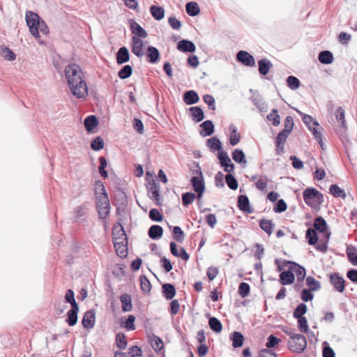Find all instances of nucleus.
<instances>
[{
	"mask_svg": "<svg viewBox=\"0 0 357 357\" xmlns=\"http://www.w3.org/2000/svg\"><path fill=\"white\" fill-rule=\"evenodd\" d=\"M65 77L72 94L77 98H85L88 95V87L84 79L81 67L76 63H70L65 68Z\"/></svg>",
	"mask_w": 357,
	"mask_h": 357,
	"instance_id": "1",
	"label": "nucleus"
},
{
	"mask_svg": "<svg viewBox=\"0 0 357 357\" xmlns=\"http://www.w3.org/2000/svg\"><path fill=\"white\" fill-rule=\"evenodd\" d=\"M331 234L330 227L321 216L314 218V248L326 253Z\"/></svg>",
	"mask_w": 357,
	"mask_h": 357,
	"instance_id": "2",
	"label": "nucleus"
},
{
	"mask_svg": "<svg viewBox=\"0 0 357 357\" xmlns=\"http://www.w3.org/2000/svg\"><path fill=\"white\" fill-rule=\"evenodd\" d=\"M275 263L277 264L278 269L280 271H282L284 266L289 265V268L294 273V275L296 276L297 280L301 282L304 280L305 277V269L301 266L290 261H283L282 265H281L280 261L278 259L275 260Z\"/></svg>",
	"mask_w": 357,
	"mask_h": 357,
	"instance_id": "3",
	"label": "nucleus"
},
{
	"mask_svg": "<svg viewBox=\"0 0 357 357\" xmlns=\"http://www.w3.org/2000/svg\"><path fill=\"white\" fill-rule=\"evenodd\" d=\"M96 206L100 218L105 219L110 211L109 201L107 193H102V195L97 196Z\"/></svg>",
	"mask_w": 357,
	"mask_h": 357,
	"instance_id": "4",
	"label": "nucleus"
},
{
	"mask_svg": "<svg viewBox=\"0 0 357 357\" xmlns=\"http://www.w3.org/2000/svg\"><path fill=\"white\" fill-rule=\"evenodd\" d=\"M305 337L301 334H296L288 341V348L294 352H301L306 348Z\"/></svg>",
	"mask_w": 357,
	"mask_h": 357,
	"instance_id": "5",
	"label": "nucleus"
},
{
	"mask_svg": "<svg viewBox=\"0 0 357 357\" xmlns=\"http://www.w3.org/2000/svg\"><path fill=\"white\" fill-rule=\"evenodd\" d=\"M41 18L39 15L33 12L27 11L26 13V21L29 28L30 33L35 37L38 38V29L36 26L40 21Z\"/></svg>",
	"mask_w": 357,
	"mask_h": 357,
	"instance_id": "6",
	"label": "nucleus"
},
{
	"mask_svg": "<svg viewBox=\"0 0 357 357\" xmlns=\"http://www.w3.org/2000/svg\"><path fill=\"white\" fill-rule=\"evenodd\" d=\"M190 182L193 190L197 194L198 199H201L205 190L204 177L197 176H192L190 179Z\"/></svg>",
	"mask_w": 357,
	"mask_h": 357,
	"instance_id": "7",
	"label": "nucleus"
},
{
	"mask_svg": "<svg viewBox=\"0 0 357 357\" xmlns=\"http://www.w3.org/2000/svg\"><path fill=\"white\" fill-rule=\"evenodd\" d=\"M131 51L137 57L141 58L144 54V45L143 41L137 36L131 39Z\"/></svg>",
	"mask_w": 357,
	"mask_h": 357,
	"instance_id": "8",
	"label": "nucleus"
},
{
	"mask_svg": "<svg viewBox=\"0 0 357 357\" xmlns=\"http://www.w3.org/2000/svg\"><path fill=\"white\" fill-rule=\"evenodd\" d=\"M236 59L245 66L255 67V61L250 53L246 51L241 50L236 54Z\"/></svg>",
	"mask_w": 357,
	"mask_h": 357,
	"instance_id": "9",
	"label": "nucleus"
},
{
	"mask_svg": "<svg viewBox=\"0 0 357 357\" xmlns=\"http://www.w3.org/2000/svg\"><path fill=\"white\" fill-rule=\"evenodd\" d=\"M330 282L336 291L340 293L344 292L345 289V280L338 273L331 275Z\"/></svg>",
	"mask_w": 357,
	"mask_h": 357,
	"instance_id": "10",
	"label": "nucleus"
},
{
	"mask_svg": "<svg viewBox=\"0 0 357 357\" xmlns=\"http://www.w3.org/2000/svg\"><path fill=\"white\" fill-rule=\"evenodd\" d=\"M218 159L220 160V162L221 166L225 167V171L230 173L233 172L234 169V165L231 163L229 157L228 156L227 152L224 151H220L218 152Z\"/></svg>",
	"mask_w": 357,
	"mask_h": 357,
	"instance_id": "11",
	"label": "nucleus"
},
{
	"mask_svg": "<svg viewBox=\"0 0 357 357\" xmlns=\"http://www.w3.org/2000/svg\"><path fill=\"white\" fill-rule=\"evenodd\" d=\"M96 322V314L93 310L86 311L82 318V324L84 328H93Z\"/></svg>",
	"mask_w": 357,
	"mask_h": 357,
	"instance_id": "12",
	"label": "nucleus"
},
{
	"mask_svg": "<svg viewBox=\"0 0 357 357\" xmlns=\"http://www.w3.org/2000/svg\"><path fill=\"white\" fill-rule=\"evenodd\" d=\"M130 28L132 33L137 38H146L147 32L135 20H130L129 22Z\"/></svg>",
	"mask_w": 357,
	"mask_h": 357,
	"instance_id": "13",
	"label": "nucleus"
},
{
	"mask_svg": "<svg viewBox=\"0 0 357 357\" xmlns=\"http://www.w3.org/2000/svg\"><path fill=\"white\" fill-rule=\"evenodd\" d=\"M238 207L244 213L250 214L253 212V209L250 205L249 199L246 195H241L238 197Z\"/></svg>",
	"mask_w": 357,
	"mask_h": 357,
	"instance_id": "14",
	"label": "nucleus"
},
{
	"mask_svg": "<svg viewBox=\"0 0 357 357\" xmlns=\"http://www.w3.org/2000/svg\"><path fill=\"white\" fill-rule=\"evenodd\" d=\"M177 49L183 52L192 53L196 50V47L190 40H181L177 43Z\"/></svg>",
	"mask_w": 357,
	"mask_h": 357,
	"instance_id": "15",
	"label": "nucleus"
},
{
	"mask_svg": "<svg viewBox=\"0 0 357 357\" xmlns=\"http://www.w3.org/2000/svg\"><path fill=\"white\" fill-rule=\"evenodd\" d=\"M146 57L148 62L156 63L159 61L160 52L156 47L149 46L147 47Z\"/></svg>",
	"mask_w": 357,
	"mask_h": 357,
	"instance_id": "16",
	"label": "nucleus"
},
{
	"mask_svg": "<svg viewBox=\"0 0 357 357\" xmlns=\"http://www.w3.org/2000/svg\"><path fill=\"white\" fill-rule=\"evenodd\" d=\"M200 127L202 130L199 132V134L203 136H210L214 132V125L213 122L210 120H206L200 124Z\"/></svg>",
	"mask_w": 357,
	"mask_h": 357,
	"instance_id": "17",
	"label": "nucleus"
},
{
	"mask_svg": "<svg viewBox=\"0 0 357 357\" xmlns=\"http://www.w3.org/2000/svg\"><path fill=\"white\" fill-rule=\"evenodd\" d=\"M295 279L294 273L291 269L283 271L280 274V282L283 285L291 284Z\"/></svg>",
	"mask_w": 357,
	"mask_h": 357,
	"instance_id": "18",
	"label": "nucleus"
},
{
	"mask_svg": "<svg viewBox=\"0 0 357 357\" xmlns=\"http://www.w3.org/2000/svg\"><path fill=\"white\" fill-rule=\"evenodd\" d=\"M116 63L118 64H123L126 63L130 59V54L128 50L126 47H121L119 49L116 53Z\"/></svg>",
	"mask_w": 357,
	"mask_h": 357,
	"instance_id": "19",
	"label": "nucleus"
},
{
	"mask_svg": "<svg viewBox=\"0 0 357 357\" xmlns=\"http://www.w3.org/2000/svg\"><path fill=\"white\" fill-rule=\"evenodd\" d=\"M183 98L185 103L188 105L195 104L199 100L197 93L193 90H190L185 92Z\"/></svg>",
	"mask_w": 357,
	"mask_h": 357,
	"instance_id": "20",
	"label": "nucleus"
},
{
	"mask_svg": "<svg viewBox=\"0 0 357 357\" xmlns=\"http://www.w3.org/2000/svg\"><path fill=\"white\" fill-rule=\"evenodd\" d=\"M259 73L261 75H266L270 69L273 67V63L270 60L264 58L258 61Z\"/></svg>",
	"mask_w": 357,
	"mask_h": 357,
	"instance_id": "21",
	"label": "nucleus"
},
{
	"mask_svg": "<svg viewBox=\"0 0 357 357\" xmlns=\"http://www.w3.org/2000/svg\"><path fill=\"white\" fill-rule=\"evenodd\" d=\"M79 306H73L67 313L66 322L70 326H75L77 322Z\"/></svg>",
	"mask_w": 357,
	"mask_h": 357,
	"instance_id": "22",
	"label": "nucleus"
},
{
	"mask_svg": "<svg viewBox=\"0 0 357 357\" xmlns=\"http://www.w3.org/2000/svg\"><path fill=\"white\" fill-rule=\"evenodd\" d=\"M162 295L167 300L172 299L176 295V289L173 284L169 283L164 284L162 286Z\"/></svg>",
	"mask_w": 357,
	"mask_h": 357,
	"instance_id": "23",
	"label": "nucleus"
},
{
	"mask_svg": "<svg viewBox=\"0 0 357 357\" xmlns=\"http://www.w3.org/2000/svg\"><path fill=\"white\" fill-rule=\"evenodd\" d=\"M123 312H130L132 309V299L130 295L123 294L120 296Z\"/></svg>",
	"mask_w": 357,
	"mask_h": 357,
	"instance_id": "24",
	"label": "nucleus"
},
{
	"mask_svg": "<svg viewBox=\"0 0 357 357\" xmlns=\"http://www.w3.org/2000/svg\"><path fill=\"white\" fill-rule=\"evenodd\" d=\"M318 59L322 64H331L333 63L334 57L331 51L324 50L319 52Z\"/></svg>",
	"mask_w": 357,
	"mask_h": 357,
	"instance_id": "25",
	"label": "nucleus"
},
{
	"mask_svg": "<svg viewBox=\"0 0 357 357\" xmlns=\"http://www.w3.org/2000/svg\"><path fill=\"white\" fill-rule=\"evenodd\" d=\"M306 282L307 284L310 287V289L308 290L304 289L302 291L301 298L304 301H308L312 299V293L311 292L312 291V277L308 276Z\"/></svg>",
	"mask_w": 357,
	"mask_h": 357,
	"instance_id": "26",
	"label": "nucleus"
},
{
	"mask_svg": "<svg viewBox=\"0 0 357 357\" xmlns=\"http://www.w3.org/2000/svg\"><path fill=\"white\" fill-rule=\"evenodd\" d=\"M112 235H113L114 239H115V240L126 239V232H125L123 227L121 226V225L119 222L116 223L113 226Z\"/></svg>",
	"mask_w": 357,
	"mask_h": 357,
	"instance_id": "27",
	"label": "nucleus"
},
{
	"mask_svg": "<svg viewBox=\"0 0 357 357\" xmlns=\"http://www.w3.org/2000/svg\"><path fill=\"white\" fill-rule=\"evenodd\" d=\"M346 253L349 262L357 266V248L353 245H347Z\"/></svg>",
	"mask_w": 357,
	"mask_h": 357,
	"instance_id": "28",
	"label": "nucleus"
},
{
	"mask_svg": "<svg viewBox=\"0 0 357 357\" xmlns=\"http://www.w3.org/2000/svg\"><path fill=\"white\" fill-rule=\"evenodd\" d=\"M149 236L151 239H158L162 237L163 234V229L160 225H152L148 231Z\"/></svg>",
	"mask_w": 357,
	"mask_h": 357,
	"instance_id": "29",
	"label": "nucleus"
},
{
	"mask_svg": "<svg viewBox=\"0 0 357 357\" xmlns=\"http://www.w3.org/2000/svg\"><path fill=\"white\" fill-rule=\"evenodd\" d=\"M230 340L232 341V346L238 348L243 345L245 338L241 333L234 331L231 334Z\"/></svg>",
	"mask_w": 357,
	"mask_h": 357,
	"instance_id": "30",
	"label": "nucleus"
},
{
	"mask_svg": "<svg viewBox=\"0 0 357 357\" xmlns=\"http://www.w3.org/2000/svg\"><path fill=\"white\" fill-rule=\"evenodd\" d=\"M251 99L253 104L259 109L260 112H263L267 111V104L260 95L258 94L253 96Z\"/></svg>",
	"mask_w": 357,
	"mask_h": 357,
	"instance_id": "31",
	"label": "nucleus"
},
{
	"mask_svg": "<svg viewBox=\"0 0 357 357\" xmlns=\"http://www.w3.org/2000/svg\"><path fill=\"white\" fill-rule=\"evenodd\" d=\"M150 13L156 20H161L165 16V9L159 6L153 5L150 7Z\"/></svg>",
	"mask_w": 357,
	"mask_h": 357,
	"instance_id": "32",
	"label": "nucleus"
},
{
	"mask_svg": "<svg viewBox=\"0 0 357 357\" xmlns=\"http://www.w3.org/2000/svg\"><path fill=\"white\" fill-rule=\"evenodd\" d=\"M229 130L230 131L229 142L232 146H235L240 141V135L238 133L237 128L234 124H230Z\"/></svg>",
	"mask_w": 357,
	"mask_h": 357,
	"instance_id": "33",
	"label": "nucleus"
},
{
	"mask_svg": "<svg viewBox=\"0 0 357 357\" xmlns=\"http://www.w3.org/2000/svg\"><path fill=\"white\" fill-rule=\"evenodd\" d=\"M192 119L196 122H200L204 119L203 110L199 107H192L189 109Z\"/></svg>",
	"mask_w": 357,
	"mask_h": 357,
	"instance_id": "34",
	"label": "nucleus"
},
{
	"mask_svg": "<svg viewBox=\"0 0 357 357\" xmlns=\"http://www.w3.org/2000/svg\"><path fill=\"white\" fill-rule=\"evenodd\" d=\"M98 125V119L93 115L87 116L84 120V126L89 132H91Z\"/></svg>",
	"mask_w": 357,
	"mask_h": 357,
	"instance_id": "35",
	"label": "nucleus"
},
{
	"mask_svg": "<svg viewBox=\"0 0 357 357\" xmlns=\"http://www.w3.org/2000/svg\"><path fill=\"white\" fill-rule=\"evenodd\" d=\"M208 326L215 333H220L222 330V323L219 319L214 317L209 318Z\"/></svg>",
	"mask_w": 357,
	"mask_h": 357,
	"instance_id": "36",
	"label": "nucleus"
},
{
	"mask_svg": "<svg viewBox=\"0 0 357 357\" xmlns=\"http://www.w3.org/2000/svg\"><path fill=\"white\" fill-rule=\"evenodd\" d=\"M185 10L186 13L192 17L197 15L200 12L198 4L196 2L192 1L187 3Z\"/></svg>",
	"mask_w": 357,
	"mask_h": 357,
	"instance_id": "37",
	"label": "nucleus"
},
{
	"mask_svg": "<svg viewBox=\"0 0 357 357\" xmlns=\"http://www.w3.org/2000/svg\"><path fill=\"white\" fill-rule=\"evenodd\" d=\"M259 226L263 231H264L268 235H271L273 232L274 224L271 220L262 219L260 220Z\"/></svg>",
	"mask_w": 357,
	"mask_h": 357,
	"instance_id": "38",
	"label": "nucleus"
},
{
	"mask_svg": "<svg viewBox=\"0 0 357 357\" xmlns=\"http://www.w3.org/2000/svg\"><path fill=\"white\" fill-rule=\"evenodd\" d=\"M208 147L212 151H221L222 144L220 139L217 137H211L206 142Z\"/></svg>",
	"mask_w": 357,
	"mask_h": 357,
	"instance_id": "39",
	"label": "nucleus"
},
{
	"mask_svg": "<svg viewBox=\"0 0 357 357\" xmlns=\"http://www.w3.org/2000/svg\"><path fill=\"white\" fill-rule=\"evenodd\" d=\"M329 190L333 197L342 199L346 198V193L344 190L341 189L337 185H331Z\"/></svg>",
	"mask_w": 357,
	"mask_h": 357,
	"instance_id": "40",
	"label": "nucleus"
},
{
	"mask_svg": "<svg viewBox=\"0 0 357 357\" xmlns=\"http://www.w3.org/2000/svg\"><path fill=\"white\" fill-rule=\"evenodd\" d=\"M173 238L178 243H182L185 239V234L181 228L178 226H175L172 229Z\"/></svg>",
	"mask_w": 357,
	"mask_h": 357,
	"instance_id": "41",
	"label": "nucleus"
},
{
	"mask_svg": "<svg viewBox=\"0 0 357 357\" xmlns=\"http://www.w3.org/2000/svg\"><path fill=\"white\" fill-rule=\"evenodd\" d=\"M233 160L237 163H243L245 164L247 162L245 159V154L241 149H235L232 153Z\"/></svg>",
	"mask_w": 357,
	"mask_h": 357,
	"instance_id": "42",
	"label": "nucleus"
},
{
	"mask_svg": "<svg viewBox=\"0 0 357 357\" xmlns=\"http://www.w3.org/2000/svg\"><path fill=\"white\" fill-rule=\"evenodd\" d=\"M1 56L7 61H14L16 58L15 54L8 47H4L1 49Z\"/></svg>",
	"mask_w": 357,
	"mask_h": 357,
	"instance_id": "43",
	"label": "nucleus"
},
{
	"mask_svg": "<svg viewBox=\"0 0 357 357\" xmlns=\"http://www.w3.org/2000/svg\"><path fill=\"white\" fill-rule=\"evenodd\" d=\"M132 73V68L130 65H126L119 71L118 76L122 79H125L131 76Z\"/></svg>",
	"mask_w": 357,
	"mask_h": 357,
	"instance_id": "44",
	"label": "nucleus"
},
{
	"mask_svg": "<svg viewBox=\"0 0 357 357\" xmlns=\"http://www.w3.org/2000/svg\"><path fill=\"white\" fill-rule=\"evenodd\" d=\"M114 244L117 255L121 258L126 257L128 255V251L123 242H114Z\"/></svg>",
	"mask_w": 357,
	"mask_h": 357,
	"instance_id": "45",
	"label": "nucleus"
},
{
	"mask_svg": "<svg viewBox=\"0 0 357 357\" xmlns=\"http://www.w3.org/2000/svg\"><path fill=\"white\" fill-rule=\"evenodd\" d=\"M116 347L120 349H125L127 346L126 335L122 333L116 335Z\"/></svg>",
	"mask_w": 357,
	"mask_h": 357,
	"instance_id": "46",
	"label": "nucleus"
},
{
	"mask_svg": "<svg viewBox=\"0 0 357 357\" xmlns=\"http://www.w3.org/2000/svg\"><path fill=\"white\" fill-rule=\"evenodd\" d=\"M150 342L152 348L156 351H160L163 348V342L162 340L158 336L153 335L150 340Z\"/></svg>",
	"mask_w": 357,
	"mask_h": 357,
	"instance_id": "47",
	"label": "nucleus"
},
{
	"mask_svg": "<svg viewBox=\"0 0 357 357\" xmlns=\"http://www.w3.org/2000/svg\"><path fill=\"white\" fill-rule=\"evenodd\" d=\"M335 118L338 122L341 123V126L343 128L346 127L344 109L342 108V107H338L336 109Z\"/></svg>",
	"mask_w": 357,
	"mask_h": 357,
	"instance_id": "48",
	"label": "nucleus"
},
{
	"mask_svg": "<svg viewBox=\"0 0 357 357\" xmlns=\"http://www.w3.org/2000/svg\"><path fill=\"white\" fill-rule=\"evenodd\" d=\"M307 312V306L305 303H300L294 310L293 316L295 319L303 317Z\"/></svg>",
	"mask_w": 357,
	"mask_h": 357,
	"instance_id": "49",
	"label": "nucleus"
},
{
	"mask_svg": "<svg viewBox=\"0 0 357 357\" xmlns=\"http://www.w3.org/2000/svg\"><path fill=\"white\" fill-rule=\"evenodd\" d=\"M268 181L269 180L266 175L260 176L259 178L255 183L257 188L261 191L265 190Z\"/></svg>",
	"mask_w": 357,
	"mask_h": 357,
	"instance_id": "50",
	"label": "nucleus"
},
{
	"mask_svg": "<svg viewBox=\"0 0 357 357\" xmlns=\"http://www.w3.org/2000/svg\"><path fill=\"white\" fill-rule=\"evenodd\" d=\"M140 287L142 291L145 293L149 292L151 291V282L145 275L140 276Z\"/></svg>",
	"mask_w": 357,
	"mask_h": 357,
	"instance_id": "51",
	"label": "nucleus"
},
{
	"mask_svg": "<svg viewBox=\"0 0 357 357\" xmlns=\"http://www.w3.org/2000/svg\"><path fill=\"white\" fill-rule=\"evenodd\" d=\"M225 181L230 189L236 190L238 188V181L231 174L226 175Z\"/></svg>",
	"mask_w": 357,
	"mask_h": 357,
	"instance_id": "52",
	"label": "nucleus"
},
{
	"mask_svg": "<svg viewBox=\"0 0 357 357\" xmlns=\"http://www.w3.org/2000/svg\"><path fill=\"white\" fill-rule=\"evenodd\" d=\"M250 287L249 284H248L246 282H241L239 284L238 292V294L242 298H245L246 296H248V294H250Z\"/></svg>",
	"mask_w": 357,
	"mask_h": 357,
	"instance_id": "53",
	"label": "nucleus"
},
{
	"mask_svg": "<svg viewBox=\"0 0 357 357\" xmlns=\"http://www.w3.org/2000/svg\"><path fill=\"white\" fill-rule=\"evenodd\" d=\"M196 198V195L192 192H185L182 195V202L183 206H188L192 204L195 199Z\"/></svg>",
	"mask_w": 357,
	"mask_h": 357,
	"instance_id": "54",
	"label": "nucleus"
},
{
	"mask_svg": "<svg viewBox=\"0 0 357 357\" xmlns=\"http://www.w3.org/2000/svg\"><path fill=\"white\" fill-rule=\"evenodd\" d=\"M278 111L277 109H273L272 110V113L269 114L267 116V119L270 121H272L273 125L275 126H278L280 123V116L278 114Z\"/></svg>",
	"mask_w": 357,
	"mask_h": 357,
	"instance_id": "55",
	"label": "nucleus"
},
{
	"mask_svg": "<svg viewBox=\"0 0 357 357\" xmlns=\"http://www.w3.org/2000/svg\"><path fill=\"white\" fill-rule=\"evenodd\" d=\"M298 328L301 332L307 333L309 331V326L307 319L303 317L298 318Z\"/></svg>",
	"mask_w": 357,
	"mask_h": 357,
	"instance_id": "56",
	"label": "nucleus"
},
{
	"mask_svg": "<svg viewBox=\"0 0 357 357\" xmlns=\"http://www.w3.org/2000/svg\"><path fill=\"white\" fill-rule=\"evenodd\" d=\"M287 86L292 90L297 89L300 86L299 79L294 76H289L287 79Z\"/></svg>",
	"mask_w": 357,
	"mask_h": 357,
	"instance_id": "57",
	"label": "nucleus"
},
{
	"mask_svg": "<svg viewBox=\"0 0 357 357\" xmlns=\"http://www.w3.org/2000/svg\"><path fill=\"white\" fill-rule=\"evenodd\" d=\"M104 142L100 137H96L91 144V147L94 151H100L103 149Z\"/></svg>",
	"mask_w": 357,
	"mask_h": 357,
	"instance_id": "58",
	"label": "nucleus"
},
{
	"mask_svg": "<svg viewBox=\"0 0 357 357\" xmlns=\"http://www.w3.org/2000/svg\"><path fill=\"white\" fill-rule=\"evenodd\" d=\"M65 300L67 303H70L71 307L78 306L75 299V294L72 289H68L66 292Z\"/></svg>",
	"mask_w": 357,
	"mask_h": 357,
	"instance_id": "59",
	"label": "nucleus"
},
{
	"mask_svg": "<svg viewBox=\"0 0 357 357\" xmlns=\"http://www.w3.org/2000/svg\"><path fill=\"white\" fill-rule=\"evenodd\" d=\"M322 356L323 357L335 356L334 350L329 346L328 343L326 342H324L323 344Z\"/></svg>",
	"mask_w": 357,
	"mask_h": 357,
	"instance_id": "60",
	"label": "nucleus"
},
{
	"mask_svg": "<svg viewBox=\"0 0 357 357\" xmlns=\"http://www.w3.org/2000/svg\"><path fill=\"white\" fill-rule=\"evenodd\" d=\"M149 218L153 221L161 222L162 220L163 215L157 208H152L149 211Z\"/></svg>",
	"mask_w": 357,
	"mask_h": 357,
	"instance_id": "61",
	"label": "nucleus"
},
{
	"mask_svg": "<svg viewBox=\"0 0 357 357\" xmlns=\"http://www.w3.org/2000/svg\"><path fill=\"white\" fill-rule=\"evenodd\" d=\"M294 119L291 116H287L284 121V128L282 131L286 133H290L294 127Z\"/></svg>",
	"mask_w": 357,
	"mask_h": 357,
	"instance_id": "62",
	"label": "nucleus"
},
{
	"mask_svg": "<svg viewBox=\"0 0 357 357\" xmlns=\"http://www.w3.org/2000/svg\"><path fill=\"white\" fill-rule=\"evenodd\" d=\"M303 199L305 202L309 206L312 207V188H307L303 192Z\"/></svg>",
	"mask_w": 357,
	"mask_h": 357,
	"instance_id": "63",
	"label": "nucleus"
},
{
	"mask_svg": "<svg viewBox=\"0 0 357 357\" xmlns=\"http://www.w3.org/2000/svg\"><path fill=\"white\" fill-rule=\"evenodd\" d=\"M281 340L276 337L273 335H270L267 339L266 346L268 349L273 348L275 345L278 344Z\"/></svg>",
	"mask_w": 357,
	"mask_h": 357,
	"instance_id": "64",
	"label": "nucleus"
}]
</instances>
